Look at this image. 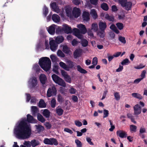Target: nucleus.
Instances as JSON below:
<instances>
[{
    "mask_svg": "<svg viewBox=\"0 0 147 147\" xmlns=\"http://www.w3.org/2000/svg\"><path fill=\"white\" fill-rule=\"evenodd\" d=\"M37 121L30 114L26 117L22 118L16 124L13 133L18 139L24 140L29 138L31 134V129L29 123H37Z\"/></svg>",
    "mask_w": 147,
    "mask_h": 147,
    "instance_id": "nucleus-1",
    "label": "nucleus"
},
{
    "mask_svg": "<svg viewBox=\"0 0 147 147\" xmlns=\"http://www.w3.org/2000/svg\"><path fill=\"white\" fill-rule=\"evenodd\" d=\"M51 61L47 57H43L40 59L39 64L41 68L45 71H49L51 67Z\"/></svg>",
    "mask_w": 147,
    "mask_h": 147,
    "instance_id": "nucleus-2",
    "label": "nucleus"
},
{
    "mask_svg": "<svg viewBox=\"0 0 147 147\" xmlns=\"http://www.w3.org/2000/svg\"><path fill=\"white\" fill-rule=\"evenodd\" d=\"M68 65L63 62H60L59 65L63 69L67 71H69L70 69H72L75 65L76 63L70 60L67 61Z\"/></svg>",
    "mask_w": 147,
    "mask_h": 147,
    "instance_id": "nucleus-3",
    "label": "nucleus"
},
{
    "mask_svg": "<svg viewBox=\"0 0 147 147\" xmlns=\"http://www.w3.org/2000/svg\"><path fill=\"white\" fill-rule=\"evenodd\" d=\"M54 82L59 86L65 87L66 84L64 80L59 76L55 74H53L51 76Z\"/></svg>",
    "mask_w": 147,
    "mask_h": 147,
    "instance_id": "nucleus-4",
    "label": "nucleus"
},
{
    "mask_svg": "<svg viewBox=\"0 0 147 147\" xmlns=\"http://www.w3.org/2000/svg\"><path fill=\"white\" fill-rule=\"evenodd\" d=\"M44 143L47 145L57 146L58 144V142L57 140L55 138H45L43 140Z\"/></svg>",
    "mask_w": 147,
    "mask_h": 147,
    "instance_id": "nucleus-5",
    "label": "nucleus"
},
{
    "mask_svg": "<svg viewBox=\"0 0 147 147\" xmlns=\"http://www.w3.org/2000/svg\"><path fill=\"white\" fill-rule=\"evenodd\" d=\"M28 84L31 88H35L38 86V81L36 78L33 77L30 78L28 81Z\"/></svg>",
    "mask_w": 147,
    "mask_h": 147,
    "instance_id": "nucleus-6",
    "label": "nucleus"
},
{
    "mask_svg": "<svg viewBox=\"0 0 147 147\" xmlns=\"http://www.w3.org/2000/svg\"><path fill=\"white\" fill-rule=\"evenodd\" d=\"M50 48L54 52L57 49L58 45L57 43L54 40L49 42Z\"/></svg>",
    "mask_w": 147,
    "mask_h": 147,
    "instance_id": "nucleus-7",
    "label": "nucleus"
},
{
    "mask_svg": "<svg viewBox=\"0 0 147 147\" xmlns=\"http://www.w3.org/2000/svg\"><path fill=\"white\" fill-rule=\"evenodd\" d=\"M72 32L74 35L78 38L82 39L83 38V36L79 29L74 28L73 29Z\"/></svg>",
    "mask_w": 147,
    "mask_h": 147,
    "instance_id": "nucleus-8",
    "label": "nucleus"
},
{
    "mask_svg": "<svg viewBox=\"0 0 147 147\" xmlns=\"http://www.w3.org/2000/svg\"><path fill=\"white\" fill-rule=\"evenodd\" d=\"M134 114L135 115H138L141 113V107L138 105L137 104L134 107Z\"/></svg>",
    "mask_w": 147,
    "mask_h": 147,
    "instance_id": "nucleus-9",
    "label": "nucleus"
},
{
    "mask_svg": "<svg viewBox=\"0 0 147 147\" xmlns=\"http://www.w3.org/2000/svg\"><path fill=\"white\" fill-rule=\"evenodd\" d=\"M77 27L80 29L82 34H84L86 32L87 30L84 25L80 24L77 25Z\"/></svg>",
    "mask_w": 147,
    "mask_h": 147,
    "instance_id": "nucleus-10",
    "label": "nucleus"
},
{
    "mask_svg": "<svg viewBox=\"0 0 147 147\" xmlns=\"http://www.w3.org/2000/svg\"><path fill=\"white\" fill-rule=\"evenodd\" d=\"M40 81L42 85L45 84L47 81V78L44 74H40L39 77Z\"/></svg>",
    "mask_w": 147,
    "mask_h": 147,
    "instance_id": "nucleus-11",
    "label": "nucleus"
},
{
    "mask_svg": "<svg viewBox=\"0 0 147 147\" xmlns=\"http://www.w3.org/2000/svg\"><path fill=\"white\" fill-rule=\"evenodd\" d=\"M116 133L117 136L121 138H125L127 136V134L126 132L121 130L117 131Z\"/></svg>",
    "mask_w": 147,
    "mask_h": 147,
    "instance_id": "nucleus-12",
    "label": "nucleus"
},
{
    "mask_svg": "<svg viewBox=\"0 0 147 147\" xmlns=\"http://www.w3.org/2000/svg\"><path fill=\"white\" fill-rule=\"evenodd\" d=\"M73 14L74 16L76 18L79 17L80 15V9L76 7L74 8L73 11Z\"/></svg>",
    "mask_w": 147,
    "mask_h": 147,
    "instance_id": "nucleus-13",
    "label": "nucleus"
},
{
    "mask_svg": "<svg viewBox=\"0 0 147 147\" xmlns=\"http://www.w3.org/2000/svg\"><path fill=\"white\" fill-rule=\"evenodd\" d=\"M63 30L67 34L71 33L72 32V30L71 27L69 26L66 24L64 26Z\"/></svg>",
    "mask_w": 147,
    "mask_h": 147,
    "instance_id": "nucleus-14",
    "label": "nucleus"
},
{
    "mask_svg": "<svg viewBox=\"0 0 147 147\" xmlns=\"http://www.w3.org/2000/svg\"><path fill=\"white\" fill-rule=\"evenodd\" d=\"M99 27L100 30H105L107 27V23L105 22H100L99 24Z\"/></svg>",
    "mask_w": 147,
    "mask_h": 147,
    "instance_id": "nucleus-15",
    "label": "nucleus"
},
{
    "mask_svg": "<svg viewBox=\"0 0 147 147\" xmlns=\"http://www.w3.org/2000/svg\"><path fill=\"white\" fill-rule=\"evenodd\" d=\"M132 3L130 1L126 2L125 4L123 6V7H125V9L127 11L130 10L131 7Z\"/></svg>",
    "mask_w": 147,
    "mask_h": 147,
    "instance_id": "nucleus-16",
    "label": "nucleus"
},
{
    "mask_svg": "<svg viewBox=\"0 0 147 147\" xmlns=\"http://www.w3.org/2000/svg\"><path fill=\"white\" fill-rule=\"evenodd\" d=\"M82 17L84 21H88L90 20L89 13L87 11H84L82 15Z\"/></svg>",
    "mask_w": 147,
    "mask_h": 147,
    "instance_id": "nucleus-17",
    "label": "nucleus"
},
{
    "mask_svg": "<svg viewBox=\"0 0 147 147\" xmlns=\"http://www.w3.org/2000/svg\"><path fill=\"white\" fill-rule=\"evenodd\" d=\"M52 20L55 22L57 23L59 22L60 20L59 16L57 14H53L52 17Z\"/></svg>",
    "mask_w": 147,
    "mask_h": 147,
    "instance_id": "nucleus-18",
    "label": "nucleus"
},
{
    "mask_svg": "<svg viewBox=\"0 0 147 147\" xmlns=\"http://www.w3.org/2000/svg\"><path fill=\"white\" fill-rule=\"evenodd\" d=\"M32 115L35 116L36 115L38 111V107L36 106H32L31 107Z\"/></svg>",
    "mask_w": 147,
    "mask_h": 147,
    "instance_id": "nucleus-19",
    "label": "nucleus"
},
{
    "mask_svg": "<svg viewBox=\"0 0 147 147\" xmlns=\"http://www.w3.org/2000/svg\"><path fill=\"white\" fill-rule=\"evenodd\" d=\"M42 114L46 118H49L50 116V112L48 109H45L43 111Z\"/></svg>",
    "mask_w": 147,
    "mask_h": 147,
    "instance_id": "nucleus-20",
    "label": "nucleus"
},
{
    "mask_svg": "<svg viewBox=\"0 0 147 147\" xmlns=\"http://www.w3.org/2000/svg\"><path fill=\"white\" fill-rule=\"evenodd\" d=\"M77 69L78 71L82 74H86L87 73V71L85 69L82 68L80 65H78L77 66Z\"/></svg>",
    "mask_w": 147,
    "mask_h": 147,
    "instance_id": "nucleus-21",
    "label": "nucleus"
},
{
    "mask_svg": "<svg viewBox=\"0 0 147 147\" xmlns=\"http://www.w3.org/2000/svg\"><path fill=\"white\" fill-rule=\"evenodd\" d=\"M38 106L41 108H45L46 107V104L43 99H41L39 103Z\"/></svg>",
    "mask_w": 147,
    "mask_h": 147,
    "instance_id": "nucleus-22",
    "label": "nucleus"
},
{
    "mask_svg": "<svg viewBox=\"0 0 147 147\" xmlns=\"http://www.w3.org/2000/svg\"><path fill=\"white\" fill-rule=\"evenodd\" d=\"M64 40V38L63 36H59L56 38L55 41L58 44L62 42Z\"/></svg>",
    "mask_w": 147,
    "mask_h": 147,
    "instance_id": "nucleus-23",
    "label": "nucleus"
},
{
    "mask_svg": "<svg viewBox=\"0 0 147 147\" xmlns=\"http://www.w3.org/2000/svg\"><path fill=\"white\" fill-rule=\"evenodd\" d=\"M55 27L53 26H51L48 29V32L51 35H53L55 33Z\"/></svg>",
    "mask_w": 147,
    "mask_h": 147,
    "instance_id": "nucleus-24",
    "label": "nucleus"
},
{
    "mask_svg": "<svg viewBox=\"0 0 147 147\" xmlns=\"http://www.w3.org/2000/svg\"><path fill=\"white\" fill-rule=\"evenodd\" d=\"M37 117L38 120L41 123H43L45 121V119L43 116L39 113L37 114Z\"/></svg>",
    "mask_w": 147,
    "mask_h": 147,
    "instance_id": "nucleus-25",
    "label": "nucleus"
},
{
    "mask_svg": "<svg viewBox=\"0 0 147 147\" xmlns=\"http://www.w3.org/2000/svg\"><path fill=\"white\" fill-rule=\"evenodd\" d=\"M132 95L134 97L138 99L139 100H141L143 98L141 95L138 93L134 92L132 94Z\"/></svg>",
    "mask_w": 147,
    "mask_h": 147,
    "instance_id": "nucleus-26",
    "label": "nucleus"
},
{
    "mask_svg": "<svg viewBox=\"0 0 147 147\" xmlns=\"http://www.w3.org/2000/svg\"><path fill=\"white\" fill-rule=\"evenodd\" d=\"M101 8L105 11H107L109 9V7L107 4L105 3H102L100 6Z\"/></svg>",
    "mask_w": 147,
    "mask_h": 147,
    "instance_id": "nucleus-27",
    "label": "nucleus"
},
{
    "mask_svg": "<svg viewBox=\"0 0 147 147\" xmlns=\"http://www.w3.org/2000/svg\"><path fill=\"white\" fill-rule=\"evenodd\" d=\"M57 100L60 104H61L64 101V98L60 94H59L57 96Z\"/></svg>",
    "mask_w": 147,
    "mask_h": 147,
    "instance_id": "nucleus-28",
    "label": "nucleus"
},
{
    "mask_svg": "<svg viewBox=\"0 0 147 147\" xmlns=\"http://www.w3.org/2000/svg\"><path fill=\"white\" fill-rule=\"evenodd\" d=\"M90 13L93 18L96 19L98 17V15L96 11L94 9H92L91 10Z\"/></svg>",
    "mask_w": 147,
    "mask_h": 147,
    "instance_id": "nucleus-29",
    "label": "nucleus"
},
{
    "mask_svg": "<svg viewBox=\"0 0 147 147\" xmlns=\"http://www.w3.org/2000/svg\"><path fill=\"white\" fill-rule=\"evenodd\" d=\"M105 18L110 21L113 22L114 18L113 16H110L108 14H107L105 16Z\"/></svg>",
    "mask_w": 147,
    "mask_h": 147,
    "instance_id": "nucleus-30",
    "label": "nucleus"
},
{
    "mask_svg": "<svg viewBox=\"0 0 147 147\" xmlns=\"http://www.w3.org/2000/svg\"><path fill=\"white\" fill-rule=\"evenodd\" d=\"M35 126L36 127V129L38 132L42 131L44 130L43 126L41 125H35Z\"/></svg>",
    "mask_w": 147,
    "mask_h": 147,
    "instance_id": "nucleus-31",
    "label": "nucleus"
},
{
    "mask_svg": "<svg viewBox=\"0 0 147 147\" xmlns=\"http://www.w3.org/2000/svg\"><path fill=\"white\" fill-rule=\"evenodd\" d=\"M62 51L65 53L68 54L70 51V50L67 46L66 45L63 46Z\"/></svg>",
    "mask_w": 147,
    "mask_h": 147,
    "instance_id": "nucleus-32",
    "label": "nucleus"
},
{
    "mask_svg": "<svg viewBox=\"0 0 147 147\" xmlns=\"http://www.w3.org/2000/svg\"><path fill=\"white\" fill-rule=\"evenodd\" d=\"M81 43L83 47H86L88 45V42L86 39H83L81 41Z\"/></svg>",
    "mask_w": 147,
    "mask_h": 147,
    "instance_id": "nucleus-33",
    "label": "nucleus"
},
{
    "mask_svg": "<svg viewBox=\"0 0 147 147\" xmlns=\"http://www.w3.org/2000/svg\"><path fill=\"white\" fill-rule=\"evenodd\" d=\"M116 25L118 28L120 30H122L124 27L123 24L121 22L117 23L116 24Z\"/></svg>",
    "mask_w": 147,
    "mask_h": 147,
    "instance_id": "nucleus-34",
    "label": "nucleus"
},
{
    "mask_svg": "<svg viewBox=\"0 0 147 147\" xmlns=\"http://www.w3.org/2000/svg\"><path fill=\"white\" fill-rule=\"evenodd\" d=\"M105 30H101L98 31L97 33V35L100 36V38H103L105 35Z\"/></svg>",
    "mask_w": 147,
    "mask_h": 147,
    "instance_id": "nucleus-35",
    "label": "nucleus"
},
{
    "mask_svg": "<svg viewBox=\"0 0 147 147\" xmlns=\"http://www.w3.org/2000/svg\"><path fill=\"white\" fill-rule=\"evenodd\" d=\"M74 55L75 58L79 57L80 55V50L78 49L76 50L74 52Z\"/></svg>",
    "mask_w": 147,
    "mask_h": 147,
    "instance_id": "nucleus-36",
    "label": "nucleus"
},
{
    "mask_svg": "<svg viewBox=\"0 0 147 147\" xmlns=\"http://www.w3.org/2000/svg\"><path fill=\"white\" fill-rule=\"evenodd\" d=\"M50 5L51 8L54 10V11H56L57 10H58V8H57V7L56 6V3H52Z\"/></svg>",
    "mask_w": 147,
    "mask_h": 147,
    "instance_id": "nucleus-37",
    "label": "nucleus"
},
{
    "mask_svg": "<svg viewBox=\"0 0 147 147\" xmlns=\"http://www.w3.org/2000/svg\"><path fill=\"white\" fill-rule=\"evenodd\" d=\"M63 111L61 108H59L56 110V112L59 116L61 115L63 113Z\"/></svg>",
    "mask_w": 147,
    "mask_h": 147,
    "instance_id": "nucleus-38",
    "label": "nucleus"
},
{
    "mask_svg": "<svg viewBox=\"0 0 147 147\" xmlns=\"http://www.w3.org/2000/svg\"><path fill=\"white\" fill-rule=\"evenodd\" d=\"M56 100L55 98H53L51 102V107L52 108H54L55 107Z\"/></svg>",
    "mask_w": 147,
    "mask_h": 147,
    "instance_id": "nucleus-39",
    "label": "nucleus"
},
{
    "mask_svg": "<svg viewBox=\"0 0 147 147\" xmlns=\"http://www.w3.org/2000/svg\"><path fill=\"white\" fill-rule=\"evenodd\" d=\"M115 99L117 101L119 100L120 99V96L119 92H114Z\"/></svg>",
    "mask_w": 147,
    "mask_h": 147,
    "instance_id": "nucleus-40",
    "label": "nucleus"
},
{
    "mask_svg": "<svg viewBox=\"0 0 147 147\" xmlns=\"http://www.w3.org/2000/svg\"><path fill=\"white\" fill-rule=\"evenodd\" d=\"M31 143L32 147H35L39 144L38 142H37L35 140H32L31 142Z\"/></svg>",
    "mask_w": 147,
    "mask_h": 147,
    "instance_id": "nucleus-41",
    "label": "nucleus"
},
{
    "mask_svg": "<svg viewBox=\"0 0 147 147\" xmlns=\"http://www.w3.org/2000/svg\"><path fill=\"white\" fill-rule=\"evenodd\" d=\"M91 29L92 30H93L95 32L97 31L98 30V27L97 24H93L92 25Z\"/></svg>",
    "mask_w": 147,
    "mask_h": 147,
    "instance_id": "nucleus-42",
    "label": "nucleus"
},
{
    "mask_svg": "<svg viewBox=\"0 0 147 147\" xmlns=\"http://www.w3.org/2000/svg\"><path fill=\"white\" fill-rule=\"evenodd\" d=\"M47 92H57L55 86L50 87Z\"/></svg>",
    "mask_w": 147,
    "mask_h": 147,
    "instance_id": "nucleus-43",
    "label": "nucleus"
},
{
    "mask_svg": "<svg viewBox=\"0 0 147 147\" xmlns=\"http://www.w3.org/2000/svg\"><path fill=\"white\" fill-rule=\"evenodd\" d=\"M137 129V127L134 125H131L130 126V130L131 132H136Z\"/></svg>",
    "mask_w": 147,
    "mask_h": 147,
    "instance_id": "nucleus-44",
    "label": "nucleus"
},
{
    "mask_svg": "<svg viewBox=\"0 0 147 147\" xmlns=\"http://www.w3.org/2000/svg\"><path fill=\"white\" fill-rule=\"evenodd\" d=\"M75 142L77 145V147H82V143L79 140H76Z\"/></svg>",
    "mask_w": 147,
    "mask_h": 147,
    "instance_id": "nucleus-45",
    "label": "nucleus"
},
{
    "mask_svg": "<svg viewBox=\"0 0 147 147\" xmlns=\"http://www.w3.org/2000/svg\"><path fill=\"white\" fill-rule=\"evenodd\" d=\"M57 55L61 57H64L65 56L64 54L60 50H59L57 52Z\"/></svg>",
    "mask_w": 147,
    "mask_h": 147,
    "instance_id": "nucleus-46",
    "label": "nucleus"
},
{
    "mask_svg": "<svg viewBox=\"0 0 147 147\" xmlns=\"http://www.w3.org/2000/svg\"><path fill=\"white\" fill-rule=\"evenodd\" d=\"M53 71L57 74H58L59 72L58 71V67L55 66L53 68Z\"/></svg>",
    "mask_w": 147,
    "mask_h": 147,
    "instance_id": "nucleus-47",
    "label": "nucleus"
},
{
    "mask_svg": "<svg viewBox=\"0 0 147 147\" xmlns=\"http://www.w3.org/2000/svg\"><path fill=\"white\" fill-rule=\"evenodd\" d=\"M65 11L66 15L67 16H69L71 15V10L70 8H66Z\"/></svg>",
    "mask_w": 147,
    "mask_h": 147,
    "instance_id": "nucleus-48",
    "label": "nucleus"
},
{
    "mask_svg": "<svg viewBox=\"0 0 147 147\" xmlns=\"http://www.w3.org/2000/svg\"><path fill=\"white\" fill-rule=\"evenodd\" d=\"M50 58L52 62H55L57 61V57L56 56L54 55H52L50 56Z\"/></svg>",
    "mask_w": 147,
    "mask_h": 147,
    "instance_id": "nucleus-49",
    "label": "nucleus"
},
{
    "mask_svg": "<svg viewBox=\"0 0 147 147\" xmlns=\"http://www.w3.org/2000/svg\"><path fill=\"white\" fill-rule=\"evenodd\" d=\"M109 111L106 109H105L103 110L104 116L103 118L107 117L109 114Z\"/></svg>",
    "mask_w": 147,
    "mask_h": 147,
    "instance_id": "nucleus-50",
    "label": "nucleus"
},
{
    "mask_svg": "<svg viewBox=\"0 0 147 147\" xmlns=\"http://www.w3.org/2000/svg\"><path fill=\"white\" fill-rule=\"evenodd\" d=\"M43 14H44L45 17H46L47 14L48 12V9L47 7L45 6L44 7L43 9Z\"/></svg>",
    "mask_w": 147,
    "mask_h": 147,
    "instance_id": "nucleus-51",
    "label": "nucleus"
},
{
    "mask_svg": "<svg viewBox=\"0 0 147 147\" xmlns=\"http://www.w3.org/2000/svg\"><path fill=\"white\" fill-rule=\"evenodd\" d=\"M119 40L122 43L124 44L126 43V41L125 40V38L124 37L121 36H119Z\"/></svg>",
    "mask_w": 147,
    "mask_h": 147,
    "instance_id": "nucleus-52",
    "label": "nucleus"
},
{
    "mask_svg": "<svg viewBox=\"0 0 147 147\" xmlns=\"http://www.w3.org/2000/svg\"><path fill=\"white\" fill-rule=\"evenodd\" d=\"M129 60L127 58L124 59L123 61L121 63L122 65H127V63H129Z\"/></svg>",
    "mask_w": 147,
    "mask_h": 147,
    "instance_id": "nucleus-53",
    "label": "nucleus"
},
{
    "mask_svg": "<svg viewBox=\"0 0 147 147\" xmlns=\"http://www.w3.org/2000/svg\"><path fill=\"white\" fill-rule=\"evenodd\" d=\"M98 63V59L96 57H94L92 60V64L94 65H96Z\"/></svg>",
    "mask_w": 147,
    "mask_h": 147,
    "instance_id": "nucleus-54",
    "label": "nucleus"
},
{
    "mask_svg": "<svg viewBox=\"0 0 147 147\" xmlns=\"http://www.w3.org/2000/svg\"><path fill=\"white\" fill-rule=\"evenodd\" d=\"M79 42H80L78 41L76 39H74L71 41V43L73 46H75Z\"/></svg>",
    "mask_w": 147,
    "mask_h": 147,
    "instance_id": "nucleus-55",
    "label": "nucleus"
},
{
    "mask_svg": "<svg viewBox=\"0 0 147 147\" xmlns=\"http://www.w3.org/2000/svg\"><path fill=\"white\" fill-rule=\"evenodd\" d=\"M72 2L75 5H78L81 3V0H72Z\"/></svg>",
    "mask_w": 147,
    "mask_h": 147,
    "instance_id": "nucleus-56",
    "label": "nucleus"
},
{
    "mask_svg": "<svg viewBox=\"0 0 147 147\" xmlns=\"http://www.w3.org/2000/svg\"><path fill=\"white\" fill-rule=\"evenodd\" d=\"M86 140L87 142L90 145H93L94 144L93 142L91 141L92 139L89 137H87L86 138Z\"/></svg>",
    "mask_w": 147,
    "mask_h": 147,
    "instance_id": "nucleus-57",
    "label": "nucleus"
},
{
    "mask_svg": "<svg viewBox=\"0 0 147 147\" xmlns=\"http://www.w3.org/2000/svg\"><path fill=\"white\" fill-rule=\"evenodd\" d=\"M65 81L69 83H70L71 81V79L70 77L68 75L66 77L64 78Z\"/></svg>",
    "mask_w": 147,
    "mask_h": 147,
    "instance_id": "nucleus-58",
    "label": "nucleus"
},
{
    "mask_svg": "<svg viewBox=\"0 0 147 147\" xmlns=\"http://www.w3.org/2000/svg\"><path fill=\"white\" fill-rule=\"evenodd\" d=\"M25 94L26 96V102H28L31 99V96L30 94L28 93H26Z\"/></svg>",
    "mask_w": 147,
    "mask_h": 147,
    "instance_id": "nucleus-59",
    "label": "nucleus"
},
{
    "mask_svg": "<svg viewBox=\"0 0 147 147\" xmlns=\"http://www.w3.org/2000/svg\"><path fill=\"white\" fill-rule=\"evenodd\" d=\"M45 125L47 129H50L52 125L49 122H46Z\"/></svg>",
    "mask_w": 147,
    "mask_h": 147,
    "instance_id": "nucleus-60",
    "label": "nucleus"
},
{
    "mask_svg": "<svg viewBox=\"0 0 147 147\" xmlns=\"http://www.w3.org/2000/svg\"><path fill=\"white\" fill-rule=\"evenodd\" d=\"M75 123L76 126L79 127H81L82 125V123L78 121H76Z\"/></svg>",
    "mask_w": 147,
    "mask_h": 147,
    "instance_id": "nucleus-61",
    "label": "nucleus"
},
{
    "mask_svg": "<svg viewBox=\"0 0 147 147\" xmlns=\"http://www.w3.org/2000/svg\"><path fill=\"white\" fill-rule=\"evenodd\" d=\"M64 131L69 133L71 134H72L73 133L71 129L67 128H65Z\"/></svg>",
    "mask_w": 147,
    "mask_h": 147,
    "instance_id": "nucleus-62",
    "label": "nucleus"
},
{
    "mask_svg": "<svg viewBox=\"0 0 147 147\" xmlns=\"http://www.w3.org/2000/svg\"><path fill=\"white\" fill-rule=\"evenodd\" d=\"M118 1L119 3L121 5L122 7L127 1V0H118Z\"/></svg>",
    "mask_w": 147,
    "mask_h": 147,
    "instance_id": "nucleus-63",
    "label": "nucleus"
},
{
    "mask_svg": "<svg viewBox=\"0 0 147 147\" xmlns=\"http://www.w3.org/2000/svg\"><path fill=\"white\" fill-rule=\"evenodd\" d=\"M61 74L64 78L68 75L67 74V73L64 70H61Z\"/></svg>",
    "mask_w": 147,
    "mask_h": 147,
    "instance_id": "nucleus-64",
    "label": "nucleus"
}]
</instances>
